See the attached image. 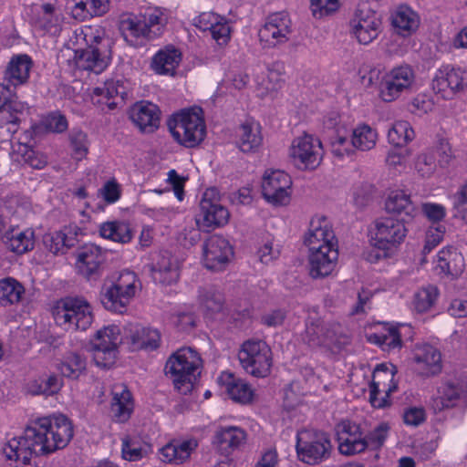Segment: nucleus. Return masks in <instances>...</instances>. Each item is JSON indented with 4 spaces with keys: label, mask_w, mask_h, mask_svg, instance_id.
Instances as JSON below:
<instances>
[{
    "label": "nucleus",
    "mask_w": 467,
    "mask_h": 467,
    "mask_svg": "<svg viewBox=\"0 0 467 467\" xmlns=\"http://www.w3.org/2000/svg\"><path fill=\"white\" fill-rule=\"evenodd\" d=\"M390 431L388 422H380L365 436L367 448L379 449L386 441Z\"/></svg>",
    "instance_id": "680f3d73"
},
{
    "label": "nucleus",
    "mask_w": 467,
    "mask_h": 467,
    "mask_svg": "<svg viewBox=\"0 0 467 467\" xmlns=\"http://www.w3.org/2000/svg\"><path fill=\"white\" fill-rule=\"evenodd\" d=\"M8 248L18 254L32 250L35 246V232L31 228H11L5 232Z\"/></svg>",
    "instance_id": "a19ab883"
},
{
    "label": "nucleus",
    "mask_w": 467,
    "mask_h": 467,
    "mask_svg": "<svg viewBox=\"0 0 467 467\" xmlns=\"http://www.w3.org/2000/svg\"><path fill=\"white\" fill-rule=\"evenodd\" d=\"M103 260L104 256L100 247L95 244H87L77 253L76 269L82 276L91 278L98 275Z\"/></svg>",
    "instance_id": "c756f323"
},
{
    "label": "nucleus",
    "mask_w": 467,
    "mask_h": 467,
    "mask_svg": "<svg viewBox=\"0 0 467 467\" xmlns=\"http://www.w3.org/2000/svg\"><path fill=\"white\" fill-rule=\"evenodd\" d=\"M385 208L389 213L401 216V221L407 223L413 220L419 213V209L411 201L410 194L403 190L391 191L385 202Z\"/></svg>",
    "instance_id": "c85d7f7f"
},
{
    "label": "nucleus",
    "mask_w": 467,
    "mask_h": 467,
    "mask_svg": "<svg viewBox=\"0 0 467 467\" xmlns=\"http://www.w3.org/2000/svg\"><path fill=\"white\" fill-rule=\"evenodd\" d=\"M74 16L80 19L101 16L108 11L109 0H74Z\"/></svg>",
    "instance_id": "603ef678"
},
{
    "label": "nucleus",
    "mask_w": 467,
    "mask_h": 467,
    "mask_svg": "<svg viewBox=\"0 0 467 467\" xmlns=\"http://www.w3.org/2000/svg\"><path fill=\"white\" fill-rule=\"evenodd\" d=\"M77 227H64L60 231L46 234L43 237L45 247L54 254H64L76 244Z\"/></svg>",
    "instance_id": "58836bf2"
},
{
    "label": "nucleus",
    "mask_w": 467,
    "mask_h": 467,
    "mask_svg": "<svg viewBox=\"0 0 467 467\" xmlns=\"http://www.w3.org/2000/svg\"><path fill=\"white\" fill-rule=\"evenodd\" d=\"M194 25L202 31H210L218 45H225L230 39L231 28L224 17L213 12H204L194 18Z\"/></svg>",
    "instance_id": "393cba45"
},
{
    "label": "nucleus",
    "mask_w": 467,
    "mask_h": 467,
    "mask_svg": "<svg viewBox=\"0 0 467 467\" xmlns=\"http://www.w3.org/2000/svg\"><path fill=\"white\" fill-rule=\"evenodd\" d=\"M461 392L459 389L452 384H443L438 390V396L435 399L436 406L439 409L453 407L460 399Z\"/></svg>",
    "instance_id": "bf43d9fd"
},
{
    "label": "nucleus",
    "mask_w": 467,
    "mask_h": 467,
    "mask_svg": "<svg viewBox=\"0 0 467 467\" xmlns=\"http://www.w3.org/2000/svg\"><path fill=\"white\" fill-rule=\"evenodd\" d=\"M120 30L124 39L132 46L137 45L140 39L150 38L141 15H130L122 18Z\"/></svg>",
    "instance_id": "37998d69"
},
{
    "label": "nucleus",
    "mask_w": 467,
    "mask_h": 467,
    "mask_svg": "<svg viewBox=\"0 0 467 467\" xmlns=\"http://www.w3.org/2000/svg\"><path fill=\"white\" fill-rule=\"evenodd\" d=\"M391 23L398 34L409 36L420 26V16L408 5H400L391 16Z\"/></svg>",
    "instance_id": "ea45409f"
},
{
    "label": "nucleus",
    "mask_w": 467,
    "mask_h": 467,
    "mask_svg": "<svg viewBox=\"0 0 467 467\" xmlns=\"http://www.w3.org/2000/svg\"><path fill=\"white\" fill-rule=\"evenodd\" d=\"M352 35L362 45H368L375 40L382 29L380 16L370 6L362 3L358 5L350 20Z\"/></svg>",
    "instance_id": "4468645a"
},
{
    "label": "nucleus",
    "mask_w": 467,
    "mask_h": 467,
    "mask_svg": "<svg viewBox=\"0 0 467 467\" xmlns=\"http://www.w3.org/2000/svg\"><path fill=\"white\" fill-rule=\"evenodd\" d=\"M302 339L311 348H340L347 342V338L341 333L340 325L325 323L320 319L306 322Z\"/></svg>",
    "instance_id": "ddd939ff"
},
{
    "label": "nucleus",
    "mask_w": 467,
    "mask_h": 467,
    "mask_svg": "<svg viewBox=\"0 0 467 467\" xmlns=\"http://www.w3.org/2000/svg\"><path fill=\"white\" fill-rule=\"evenodd\" d=\"M86 367V359L76 352L66 353L57 365L62 376L72 379H78L85 372Z\"/></svg>",
    "instance_id": "a18cd8bd"
},
{
    "label": "nucleus",
    "mask_w": 467,
    "mask_h": 467,
    "mask_svg": "<svg viewBox=\"0 0 467 467\" xmlns=\"http://www.w3.org/2000/svg\"><path fill=\"white\" fill-rule=\"evenodd\" d=\"M61 23V15L50 4L41 5L37 11V16L34 19V25L36 28L52 35L60 31Z\"/></svg>",
    "instance_id": "c03bdc74"
},
{
    "label": "nucleus",
    "mask_w": 467,
    "mask_h": 467,
    "mask_svg": "<svg viewBox=\"0 0 467 467\" xmlns=\"http://www.w3.org/2000/svg\"><path fill=\"white\" fill-rule=\"evenodd\" d=\"M431 88L439 98L453 99L467 90V69L450 65L440 67L432 78Z\"/></svg>",
    "instance_id": "9d476101"
},
{
    "label": "nucleus",
    "mask_w": 467,
    "mask_h": 467,
    "mask_svg": "<svg viewBox=\"0 0 467 467\" xmlns=\"http://www.w3.org/2000/svg\"><path fill=\"white\" fill-rule=\"evenodd\" d=\"M291 177L280 170L265 171L262 180V193L267 202L286 205L291 197Z\"/></svg>",
    "instance_id": "f3484780"
},
{
    "label": "nucleus",
    "mask_w": 467,
    "mask_h": 467,
    "mask_svg": "<svg viewBox=\"0 0 467 467\" xmlns=\"http://www.w3.org/2000/svg\"><path fill=\"white\" fill-rule=\"evenodd\" d=\"M438 297V289L435 286H427L419 289L413 296V306L420 313L431 308Z\"/></svg>",
    "instance_id": "4d7b16f0"
},
{
    "label": "nucleus",
    "mask_w": 467,
    "mask_h": 467,
    "mask_svg": "<svg viewBox=\"0 0 467 467\" xmlns=\"http://www.w3.org/2000/svg\"><path fill=\"white\" fill-rule=\"evenodd\" d=\"M218 383L223 387L230 398L243 404L249 403L254 397V389L244 379L233 373L223 371L218 378Z\"/></svg>",
    "instance_id": "473e14b6"
},
{
    "label": "nucleus",
    "mask_w": 467,
    "mask_h": 467,
    "mask_svg": "<svg viewBox=\"0 0 467 467\" xmlns=\"http://www.w3.org/2000/svg\"><path fill=\"white\" fill-rule=\"evenodd\" d=\"M331 448L330 440L325 432L305 431L297 435L296 451L306 463L317 464L327 459Z\"/></svg>",
    "instance_id": "9b49d317"
},
{
    "label": "nucleus",
    "mask_w": 467,
    "mask_h": 467,
    "mask_svg": "<svg viewBox=\"0 0 467 467\" xmlns=\"http://www.w3.org/2000/svg\"><path fill=\"white\" fill-rule=\"evenodd\" d=\"M24 294V286L16 279L7 277L0 280V304L2 306L19 303Z\"/></svg>",
    "instance_id": "3c124183"
},
{
    "label": "nucleus",
    "mask_w": 467,
    "mask_h": 467,
    "mask_svg": "<svg viewBox=\"0 0 467 467\" xmlns=\"http://www.w3.org/2000/svg\"><path fill=\"white\" fill-rule=\"evenodd\" d=\"M133 234L130 224L126 221H107L99 225V234L102 238L119 244L130 243Z\"/></svg>",
    "instance_id": "79ce46f5"
},
{
    "label": "nucleus",
    "mask_w": 467,
    "mask_h": 467,
    "mask_svg": "<svg viewBox=\"0 0 467 467\" xmlns=\"http://www.w3.org/2000/svg\"><path fill=\"white\" fill-rule=\"evenodd\" d=\"M130 118L141 131L150 133L160 125V109L151 102H137L130 109Z\"/></svg>",
    "instance_id": "cd10ccee"
},
{
    "label": "nucleus",
    "mask_w": 467,
    "mask_h": 467,
    "mask_svg": "<svg viewBox=\"0 0 467 467\" xmlns=\"http://www.w3.org/2000/svg\"><path fill=\"white\" fill-rule=\"evenodd\" d=\"M73 435L72 422L62 414L38 418L27 426V437L35 441L40 455H48L64 449Z\"/></svg>",
    "instance_id": "f257e3e1"
},
{
    "label": "nucleus",
    "mask_w": 467,
    "mask_h": 467,
    "mask_svg": "<svg viewBox=\"0 0 467 467\" xmlns=\"http://www.w3.org/2000/svg\"><path fill=\"white\" fill-rule=\"evenodd\" d=\"M308 250L323 249V247H337V240L329 222L324 217L313 218L305 237Z\"/></svg>",
    "instance_id": "4be33fe9"
},
{
    "label": "nucleus",
    "mask_w": 467,
    "mask_h": 467,
    "mask_svg": "<svg viewBox=\"0 0 467 467\" xmlns=\"http://www.w3.org/2000/svg\"><path fill=\"white\" fill-rule=\"evenodd\" d=\"M120 343L119 326L112 324L99 329L91 340L93 359L97 366L107 368L112 365Z\"/></svg>",
    "instance_id": "f8f14e48"
},
{
    "label": "nucleus",
    "mask_w": 467,
    "mask_h": 467,
    "mask_svg": "<svg viewBox=\"0 0 467 467\" xmlns=\"http://www.w3.org/2000/svg\"><path fill=\"white\" fill-rule=\"evenodd\" d=\"M151 272L155 282L164 285H172L180 276V261L168 252L161 253Z\"/></svg>",
    "instance_id": "7c9ffc66"
},
{
    "label": "nucleus",
    "mask_w": 467,
    "mask_h": 467,
    "mask_svg": "<svg viewBox=\"0 0 467 467\" xmlns=\"http://www.w3.org/2000/svg\"><path fill=\"white\" fill-rule=\"evenodd\" d=\"M282 86V78L280 75L273 70H268L265 77L258 83V96L262 98L274 97L276 91Z\"/></svg>",
    "instance_id": "13d9d810"
},
{
    "label": "nucleus",
    "mask_w": 467,
    "mask_h": 467,
    "mask_svg": "<svg viewBox=\"0 0 467 467\" xmlns=\"http://www.w3.org/2000/svg\"><path fill=\"white\" fill-rule=\"evenodd\" d=\"M202 366V360L196 350L182 348L169 358L166 369L171 376L174 387L182 394H187L192 389Z\"/></svg>",
    "instance_id": "20e7f679"
},
{
    "label": "nucleus",
    "mask_w": 467,
    "mask_h": 467,
    "mask_svg": "<svg viewBox=\"0 0 467 467\" xmlns=\"http://www.w3.org/2000/svg\"><path fill=\"white\" fill-rule=\"evenodd\" d=\"M237 147L244 153L255 152L261 146V126L254 120H246L236 131Z\"/></svg>",
    "instance_id": "e433bc0d"
},
{
    "label": "nucleus",
    "mask_w": 467,
    "mask_h": 467,
    "mask_svg": "<svg viewBox=\"0 0 467 467\" xmlns=\"http://www.w3.org/2000/svg\"><path fill=\"white\" fill-rule=\"evenodd\" d=\"M133 410V400L124 385H116L112 389L111 414L118 422L127 421Z\"/></svg>",
    "instance_id": "4c0bfd02"
},
{
    "label": "nucleus",
    "mask_w": 467,
    "mask_h": 467,
    "mask_svg": "<svg viewBox=\"0 0 467 467\" xmlns=\"http://www.w3.org/2000/svg\"><path fill=\"white\" fill-rule=\"evenodd\" d=\"M55 323L67 332L87 330L94 320L90 304L82 297H66L52 309Z\"/></svg>",
    "instance_id": "39448f33"
},
{
    "label": "nucleus",
    "mask_w": 467,
    "mask_h": 467,
    "mask_svg": "<svg viewBox=\"0 0 467 467\" xmlns=\"http://www.w3.org/2000/svg\"><path fill=\"white\" fill-rule=\"evenodd\" d=\"M6 459L13 461L16 467L28 465L33 455H39L35 441L27 437V427L23 435L10 439L3 448Z\"/></svg>",
    "instance_id": "412c9836"
},
{
    "label": "nucleus",
    "mask_w": 467,
    "mask_h": 467,
    "mask_svg": "<svg viewBox=\"0 0 467 467\" xmlns=\"http://www.w3.org/2000/svg\"><path fill=\"white\" fill-rule=\"evenodd\" d=\"M63 386V380L57 375H48L27 383L26 389L32 395L52 396Z\"/></svg>",
    "instance_id": "de8ad7c7"
},
{
    "label": "nucleus",
    "mask_w": 467,
    "mask_h": 467,
    "mask_svg": "<svg viewBox=\"0 0 467 467\" xmlns=\"http://www.w3.org/2000/svg\"><path fill=\"white\" fill-rule=\"evenodd\" d=\"M33 62L29 56L21 54L11 58L5 71V80L16 88L27 83Z\"/></svg>",
    "instance_id": "c9c22d12"
},
{
    "label": "nucleus",
    "mask_w": 467,
    "mask_h": 467,
    "mask_svg": "<svg viewBox=\"0 0 467 467\" xmlns=\"http://www.w3.org/2000/svg\"><path fill=\"white\" fill-rule=\"evenodd\" d=\"M173 139L181 145L193 148L205 137L206 126L200 109L182 110L168 121Z\"/></svg>",
    "instance_id": "423d86ee"
},
{
    "label": "nucleus",
    "mask_w": 467,
    "mask_h": 467,
    "mask_svg": "<svg viewBox=\"0 0 467 467\" xmlns=\"http://www.w3.org/2000/svg\"><path fill=\"white\" fill-rule=\"evenodd\" d=\"M414 82L415 74L410 66L393 67L382 77L379 96L386 102L394 101L401 94L410 91Z\"/></svg>",
    "instance_id": "2eb2a0df"
},
{
    "label": "nucleus",
    "mask_w": 467,
    "mask_h": 467,
    "mask_svg": "<svg viewBox=\"0 0 467 467\" xmlns=\"http://www.w3.org/2000/svg\"><path fill=\"white\" fill-rule=\"evenodd\" d=\"M394 368L393 365L380 364L373 371L369 401L374 408L382 409L390 405L389 396L397 389Z\"/></svg>",
    "instance_id": "dca6fc26"
},
{
    "label": "nucleus",
    "mask_w": 467,
    "mask_h": 467,
    "mask_svg": "<svg viewBox=\"0 0 467 467\" xmlns=\"http://www.w3.org/2000/svg\"><path fill=\"white\" fill-rule=\"evenodd\" d=\"M181 61V51L173 46H166L152 57L150 67L158 75L174 76Z\"/></svg>",
    "instance_id": "72a5a7b5"
},
{
    "label": "nucleus",
    "mask_w": 467,
    "mask_h": 467,
    "mask_svg": "<svg viewBox=\"0 0 467 467\" xmlns=\"http://www.w3.org/2000/svg\"><path fill=\"white\" fill-rule=\"evenodd\" d=\"M238 359L244 371L255 378H265L270 374L273 365L272 351L265 341L248 339L239 349Z\"/></svg>",
    "instance_id": "6e6552de"
},
{
    "label": "nucleus",
    "mask_w": 467,
    "mask_h": 467,
    "mask_svg": "<svg viewBox=\"0 0 467 467\" xmlns=\"http://www.w3.org/2000/svg\"><path fill=\"white\" fill-rule=\"evenodd\" d=\"M338 258L337 247H323L309 250L310 274L313 277H324L330 275L337 265Z\"/></svg>",
    "instance_id": "bb28decb"
},
{
    "label": "nucleus",
    "mask_w": 467,
    "mask_h": 467,
    "mask_svg": "<svg viewBox=\"0 0 467 467\" xmlns=\"http://www.w3.org/2000/svg\"><path fill=\"white\" fill-rule=\"evenodd\" d=\"M330 146L332 154L339 159L352 156L356 150L355 146L352 145V138L348 139L342 135H337L332 139Z\"/></svg>",
    "instance_id": "69168bd1"
},
{
    "label": "nucleus",
    "mask_w": 467,
    "mask_h": 467,
    "mask_svg": "<svg viewBox=\"0 0 467 467\" xmlns=\"http://www.w3.org/2000/svg\"><path fill=\"white\" fill-rule=\"evenodd\" d=\"M414 167L420 177H431L436 170L435 155L433 150H427L419 154L416 158Z\"/></svg>",
    "instance_id": "052dcab7"
},
{
    "label": "nucleus",
    "mask_w": 467,
    "mask_h": 467,
    "mask_svg": "<svg viewBox=\"0 0 467 467\" xmlns=\"http://www.w3.org/2000/svg\"><path fill=\"white\" fill-rule=\"evenodd\" d=\"M126 337L133 350H155L161 343V334L157 329L139 324H130L125 328Z\"/></svg>",
    "instance_id": "a878e982"
},
{
    "label": "nucleus",
    "mask_w": 467,
    "mask_h": 467,
    "mask_svg": "<svg viewBox=\"0 0 467 467\" xmlns=\"http://www.w3.org/2000/svg\"><path fill=\"white\" fill-rule=\"evenodd\" d=\"M405 222L386 216L377 219L371 227V244L383 251L384 256L391 255L404 242L408 229Z\"/></svg>",
    "instance_id": "0eeeda50"
},
{
    "label": "nucleus",
    "mask_w": 467,
    "mask_h": 467,
    "mask_svg": "<svg viewBox=\"0 0 467 467\" xmlns=\"http://www.w3.org/2000/svg\"><path fill=\"white\" fill-rule=\"evenodd\" d=\"M324 150L319 139L304 134L292 140L288 158L299 170H315L322 161Z\"/></svg>",
    "instance_id": "1a4fd4ad"
},
{
    "label": "nucleus",
    "mask_w": 467,
    "mask_h": 467,
    "mask_svg": "<svg viewBox=\"0 0 467 467\" xmlns=\"http://www.w3.org/2000/svg\"><path fill=\"white\" fill-rule=\"evenodd\" d=\"M147 31L150 38H154L162 33V29L168 22V14L159 7H150L141 15Z\"/></svg>",
    "instance_id": "8fccbe9b"
},
{
    "label": "nucleus",
    "mask_w": 467,
    "mask_h": 467,
    "mask_svg": "<svg viewBox=\"0 0 467 467\" xmlns=\"http://www.w3.org/2000/svg\"><path fill=\"white\" fill-rule=\"evenodd\" d=\"M413 359L415 369L421 376L431 377L441 371V354L438 348L430 344L417 346L414 349Z\"/></svg>",
    "instance_id": "5701e85b"
},
{
    "label": "nucleus",
    "mask_w": 467,
    "mask_h": 467,
    "mask_svg": "<svg viewBox=\"0 0 467 467\" xmlns=\"http://www.w3.org/2000/svg\"><path fill=\"white\" fill-rule=\"evenodd\" d=\"M198 446L196 439L175 440L160 450V459L169 463L181 464L187 461Z\"/></svg>",
    "instance_id": "f704fd0d"
},
{
    "label": "nucleus",
    "mask_w": 467,
    "mask_h": 467,
    "mask_svg": "<svg viewBox=\"0 0 467 467\" xmlns=\"http://www.w3.org/2000/svg\"><path fill=\"white\" fill-rule=\"evenodd\" d=\"M291 34V21L284 12L270 15L259 29L258 36L266 47L285 43Z\"/></svg>",
    "instance_id": "6ab92c4d"
},
{
    "label": "nucleus",
    "mask_w": 467,
    "mask_h": 467,
    "mask_svg": "<svg viewBox=\"0 0 467 467\" xmlns=\"http://www.w3.org/2000/svg\"><path fill=\"white\" fill-rule=\"evenodd\" d=\"M246 432L237 426H223L216 430L213 443L225 455L239 449L245 443Z\"/></svg>",
    "instance_id": "2f4dec72"
},
{
    "label": "nucleus",
    "mask_w": 467,
    "mask_h": 467,
    "mask_svg": "<svg viewBox=\"0 0 467 467\" xmlns=\"http://www.w3.org/2000/svg\"><path fill=\"white\" fill-rule=\"evenodd\" d=\"M337 434L338 450L342 454L352 455L364 451L367 449L365 436H363L358 424L344 420L337 424Z\"/></svg>",
    "instance_id": "aec40b11"
},
{
    "label": "nucleus",
    "mask_w": 467,
    "mask_h": 467,
    "mask_svg": "<svg viewBox=\"0 0 467 467\" xmlns=\"http://www.w3.org/2000/svg\"><path fill=\"white\" fill-rule=\"evenodd\" d=\"M352 145L356 150L367 151L372 150L378 141V132L367 124L358 125L351 134Z\"/></svg>",
    "instance_id": "09e8293b"
},
{
    "label": "nucleus",
    "mask_w": 467,
    "mask_h": 467,
    "mask_svg": "<svg viewBox=\"0 0 467 467\" xmlns=\"http://www.w3.org/2000/svg\"><path fill=\"white\" fill-rule=\"evenodd\" d=\"M209 192L204 193L200 202V214L196 219L199 226L215 227L226 224L230 218V213L226 207L217 202L212 201Z\"/></svg>",
    "instance_id": "b1692460"
},
{
    "label": "nucleus",
    "mask_w": 467,
    "mask_h": 467,
    "mask_svg": "<svg viewBox=\"0 0 467 467\" xmlns=\"http://www.w3.org/2000/svg\"><path fill=\"white\" fill-rule=\"evenodd\" d=\"M26 109V104L10 100L0 106V125L5 127L14 126V131H17L19 114Z\"/></svg>",
    "instance_id": "6e6d98bb"
},
{
    "label": "nucleus",
    "mask_w": 467,
    "mask_h": 467,
    "mask_svg": "<svg viewBox=\"0 0 467 467\" xmlns=\"http://www.w3.org/2000/svg\"><path fill=\"white\" fill-rule=\"evenodd\" d=\"M437 268L443 274L457 276L463 271V258L456 250L443 249L437 254Z\"/></svg>",
    "instance_id": "49530a36"
},
{
    "label": "nucleus",
    "mask_w": 467,
    "mask_h": 467,
    "mask_svg": "<svg viewBox=\"0 0 467 467\" xmlns=\"http://www.w3.org/2000/svg\"><path fill=\"white\" fill-rule=\"evenodd\" d=\"M99 27L85 26L77 34V39H82L87 47L75 50V64L78 68L99 74L109 64V41L103 37Z\"/></svg>",
    "instance_id": "f03ea898"
},
{
    "label": "nucleus",
    "mask_w": 467,
    "mask_h": 467,
    "mask_svg": "<svg viewBox=\"0 0 467 467\" xmlns=\"http://www.w3.org/2000/svg\"><path fill=\"white\" fill-rule=\"evenodd\" d=\"M234 256V250L228 240L221 235L210 236L202 245V259L206 268L213 271L223 270Z\"/></svg>",
    "instance_id": "a211bd4d"
},
{
    "label": "nucleus",
    "mask_w": 467,
    "mask_h": 467,
    "mask_svg": "<svg viewBox=\"0 0 467 467\" xmlns=\"http://www.w3.org/2000/svg\"><path fill=\"white\" fill-rule=\"evenodd\" d=\"M141 289L138 275L130 270H122L111 276L109 284H105L101 302L106 309L123 313Z\"/></svg>",
    "instance_id": "7ed1b4c3"
},
{
    "label": "nucleus",
    "mask_w": 467,
    "mask_h": 467,
    "mask_svg": "<svg viewBox=\"0 0 467 467\" xmlns=\"http://www.w3.org/2000/svg\"><path fill=\"white\" fill-rule=\"evenodd\" d=\"M200 301L206 310L218 312L223 307V296L219 291L209 288L201 294Z\"/></svg>",
    "instance_id": "774afa93"
},
{
    "label": "nucleus",
    "mask_w": 467,
    "mask_h": 467,
    "mask_svg": "<svg viewBox=\"0 0 467 467\" xmlns=\"http://www.w3.org/2000/svg\"><path fill=\"white\" fill-rule=\"evenodd\" d=\"M96 92H105L111 100L123 102L127 96V88L121 80H109L103 86L96 87Z\"/></svg>",
    "instance_id": "e2e57ef3"
},
{
    "label": "nucleus",
    "mask_w": 467,
    "mask_h": 467,
    "mask_svg": "<svg viewBox=\"0 0 467 467\" xmlns=\"http://www.w3.org/2000/svg\"><path fill=\"white\" fill-rule=\"evenodd\" d=\"M415 137V132L406 120L395 121L388 132V140L395 147H403Z\"/></svg>",
    "instance_id": "864d4df0"
},
{
    "label": "nucleus",
    "mask_w": 467,
    "mask_h": 467,
    "mask_svg": "<svg viewBox=\"0 0 467 467\" xmlns=\"http://www.w3.org/2000/svg\"><path fill=\"white\" fill-rule=\"evenodd\" d=\"M70 145L73 157L77 161H81L86 157L88 151V136L81 130H73L70 134Z\"/></svg>",
    "instance_id": "0e129e2a"
},
{
    "label": "nucleus",
    "mask_w": 467,
    "mask_h": 467,
    "mask_svg": "<svg viewBox=\"0 0 467 467\" xmlns=\"http://www.w3.org/2000/svg\"><path fill=\"white\" fill-rule=\"evenodd\" d=\"M257 254L263 264H269L279 257L280 245L275 244L273 237L268 236L259 246Z\"/></svg>",
    "instance_id": "338daca9"
},
{
    "label": "nucleus",
    "mask_w": 467,
    "mask_h": 467,
    "mask_svg": "<svg viewBox=\"0 0 467 467\" xmlns=\"http://www.w3.org/2000/svg\"><path fill=\"white\" fill-rule=\"evenodd\" d=\"M368 340L380 346L383 349H393L401 346L400 336L396 327L387 325L383 327L381 332L372 333L368 336Z\"/></svg>",
    "instance_id": "5fc2aeb1"
}]
</instances>
